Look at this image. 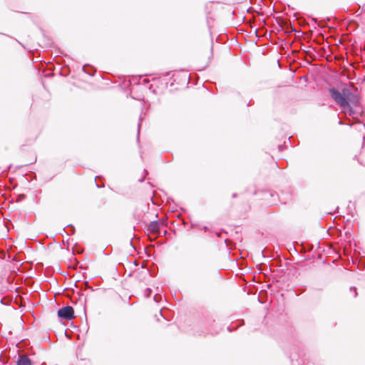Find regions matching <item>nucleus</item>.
<instances>
[{
    "label": "nucleus",
    "mask_w": 365,
    "mask_h": 365,
    "mask_svg": "<svg viewBox=\"0 0 365 365\" xmlns=\"http://www.w3.org/2000/svg\"><path fill=\"white\" fill-rule=\"evenodd\" d=\"M329 93L336 103L341 108L348 110L349 115L354 113L351 103L357 105L359 98L357 96L353 94L349 88H344L342 89L341 92L335 88H330Z\"/></svg>",
    "instance_id": "obj_1"
},
{
    "label": "nucleus",
    "mask_w": 365,
    "mask_h": 365,
    "mask_svg": "<svg viewBox=\"0 0 365 365\" xmlns=\"http://www.w3.org/2000/svg\"><path fill=\"white\" fill-rule=\"evenodd\" d=\"M58 316L63 319L71 320L75 317L74 310L71 306L64 307L58 309Z\"/></svg>",
    "instance_id": "obj_2"
},
{
    "label": "nucleus",
    "mask_w": 365,
    "mask_h": 365,
    "mask_svg": "<svg viewBox=\"0 0 365 365\" xmlns=\"http://www.w3.org/2000/svg\"><path fill=\"white\" fill-rule=\"evenodd\" d=\"M160 223L158 222H152L148 227V230L152 233H158L160 231Z\"/></svg>",
    "instance_id": "obj_3"
},
{
    "label": "nucleus",
    "mask_w": 365,
    "mask_h": 365,
    "mask_svg": "<svg viewBox=\"0 0 365 365\" xmlns=\"http://www.w3.org/2000/svg\"><path fill=\"white\" fill-rule=\"evenodd\" d=\"M17 365H31V362L28 356L23 355L19 356Z\"/></svg>",
    "instance_id": "obj_4"
},
{
    "label": "nucleus",
    "mask_w": 365,
    "mask_h": 365,
    "mask_svg": "<svg viewBox=\"0 0 365 365\" xmlns=\"http://www.w3.org/2000/svg\"><path fill=\"white\" fill-rule=\"evenodd\" d=\"M232 197L233 198H235V197H237V195L236 193H234V194H232Z\"/></svg>",
    "instance_id": "obj_5"
}]
</instances>
